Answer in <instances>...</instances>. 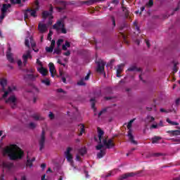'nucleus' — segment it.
<instances>
[{"instance_id": "nucleus-54", "label": "nucleus", "mask_w": 180, "mask_h": 180, "mask_svg": "<svg viewBox=\"0 0 180 180\" xmlns=\"http://www.w3.org/2000/svg\"><path fill=\"white\" fill-rule=\"evenodd\" d=\"M70 54H71V53L69 51H68L67 52L64 53V56H70Z\"/></svg>"}, {"instance_id": "nucleus-34", "label": "nucleus", "mask_w": 180, "mask_h": 180, "mask_svg": "<svg viewBox=\"0 0 180 180\" xmlns=\"http://www.w3.org/2000/svg\"><path fill=\"white\" fill-rule=\"evenodd\" d=\"M28 78L32 81H34V79L37 78V75L34 76V75H29Z\"/></svg>"}, {"instance_id": "nucleus-28", "label": "nucleus", "mask_w": 180, "mask_h": 180, "mask_svg": "<svg viewBox=\"0 0 180 180\" xmlns=\"http://www.w3.org/2000/svg\"><path fill=\"white\" fill-rule=\"evenodd\" d=\"M70 42H68V41H65V44H63V46H62V49H63V50H67V49H68L69 47H70Z\"/></svg>"}, {"instance_id": "nucleus-21", "label": "nucleus", "mask_w": 180, "mask_h": 180, "mask_svg": "<svg viewBox=\"0 0 180 180\" xmlns=\"http://www.w3.org/2000/svg\"><path fill=\"white\" fill-rule=\"evenodd\" d=\"M60 5L63 6V7H56V11L58 12H62L63 11H64V9H65V6H67V2L65 1H62L60 3Z\"/></svg>"}, {"instance_id": "nucleus-11", "label": "nucleus", "mask_w": 180, "mask_h": 180, "mask_svg": "<svg viewBox=\"0 0 180 180\" xmlns=\"http://www.w3.org/2000/svg\"><path fill=\"white\" fill-rule=\"evenodd\" d=\"M30 16H32V18H36L37 15H36V10L32 9H27L24 14L25 20L29 19Z\"/></svg>"}, {"instance_id": "nucleus-6", "label": "nucleus", "mask_w": 180, "mask_h": 180, "mask_svg": "<svg viewBox=\"0 0 180 180\" xmlns=\"http://www.w3.org/2000/svg\"><path fill=\"white\" fill-rule=\"evenodd\" d=\"M133 122H134V120H130L127 124V129L129 130L128 137L132 144H137V141H134V136H133V134H131V124H133Z\"/></svg>"}, {"instance_id": "nucleus-46", "label": "nucleus", "mask_w": 180, "mask_h": 180, "mask_svg": "<svg viewBox=\"0 0 180 180\" xmlns=\"http://www.w3.org/2000/svg\"><path fill=\"white\" fill-rule=\"evenodd\" d=\"M112 175H113V172H110L109 173L105 175V177L108 178V176H112Z\"/></svg>"}, {"instance_id": "nucleus-4", "label": "nucleus", "mask_w": 180, "mask_h": 180, "mask_svg": "<svg viewBox=\"0 0 180 180\" xmlns=\"http://www.w3.org/2000/svg\"><path fill=\"white\" fill-rule=\"evenodd\" d=\"M53 29H56L57 33H63L65 34L67 33V30L64 27V24L61 21H58L54 25Z\"/></svg>"}, {"instance_id": "nucleus-7", "label": "nucleus", "mask_w": 180, "mask_h": 180, "mask_svg": "<svg viewBox=\"0 0 180 180\" xmlns=\"http://www.w3.org/2000/svg\"><path fill=\"white\" fill-rule=\"evenodd\" d=\"M1 167L4 172H11L13 169V163L4 161L1 163Z\"/></svg>"}, {"instance_id": "nucleus-47", "label": "nucleus", "mask_w": 180, "mask_h": 180, "mask_svg": "<svg viewBox=\"0 0 180 180\" xmlns=\"http://www.w3.org/2000/svg\"><path fill=\"white\" fill-rule=\"evenodd\" d=\"M160 112L168 113V112H171V110H165L164 108H160Z\"/></svg>"}, {"instance_id": "nucleus-15", "label": "nucleus", "mask_w": 180, "mask_h": 180, "mask_svg": "<svg viewBox=\"0 0 180 180\" xmlns=\"http://www.w3.org/2000/svg\"><path fill=\"white\" fill-rule=\"evenodd\" d=\"M11 8V4H3L1 8V19L5 18V13H6V11H8Z\"/></svg>"}, {"instance_id": "nucleus-55", "label": "nucleus", "mask_w": 180, "mask_h": 180, "mask_svg": "<svg viewBox=\"0 0 180 180\" xmlns=\"http://www.w3.org/2000/svg\"><path fill=\"white\" fill-rule=\"evenodd\" d=\"M146 46L148 47H150V41L149 40H146Z\"/></svg>"}, {"instance_id": "nucleus-57", "label": "nucleus", "mask_w": 180, "mask_h": 180, "mask_svg": "<svg viewBox=\"0 0 180 180\" xmlns=\"http://www.w3.org/2000/svg\"><path fill=\"white\" fill-rule=\"evenodd\" d=\"M41 180H47V179H46V174L43 175L41 178Z\"/></svg>"}, {"instance_id": "nucleus-18", "label": "nucleus", "mask_w": 180, "mask_h": 180, "mask_svg": "<svg viewBox=\"0 0 180 180\" xmlns=\"http://www.w3.org/2000/svg\"><path fill=\"white\" fill-rule=\"evenodd\" d=\"M38 30L40 33H44L47 30V25L40 22L38 25Z\"/></svg>"}, {"instance_id": "nucleus-36", "label": "nucleus", "mask_w": 180, "mask_h": 180, "mask_svg": "<svg viewBox=\"0 0 180 180\" xmlns=\"http://www.w3.org/2000/svg\"><path fill=\"white\" fill-rule=\"evenodd\" d=\"M51 36H53V31L50 30L48 34V40L51 41Z\"/></svg>"}, {"instance_id": "nucleus-62", "label": "nucleus", "mask_w": 180, "mask_h": 180, "mask_svg": "<svg viewBox=\"0 0 180 180\" xmlns=\"http://www.w3.org/2000/svg\"><path fill=\"white\" fill-rule=\"evenodd\" d=\"M76 161H79V155H76Z\"/></svg>"}, {"instance_id": "nucleus-25", "label": "nucleus", "mask_w": 180, "mask_h": 180, "mask_svg": "<svg viewBox=\"0 0 180 180\" xmlns=\"http://www.w3.org/2000/svg\"><path fill=\"white\" fill-rule=\"evenodd\" d=\"M79 127L80 129V133L79 134V136H82L84 133H85V125L84 124H79Z\"/></svg>"}, {"instance_id": "nucleus-12", "label": "nucleus", "mask_w": 180, "mask_h": 180, "mask_svg": "<svg viewBox=\"0 0 180 180\" xmlns=\"http://www.w3.org/2000/svg\"><path fill=\"white\" fill-rule=\"evenodd\" d=\"M71 148H68L67 150L65 152V155L66 157V160L68 162L70 163L72 167H74V162L72 161V155H71Z\"/></svg>"}, {"instance_id": "nucleus-49", "label": "nucleus", "mask_w": 180, "mask_h": 180, "mask_svg": "<svg viewBox=\"0 0 180 180\" xmlns=\"http://www.w3.org/2000/svg\"><path fill=\"white\" fill-rule=\"evenodd\" d=\"M134 25L136 27V30L140 33V28L137 27V22H134Z\"/></svg>"}, {"instance_id": "nucleus-56", "label": "nucleus", "mask_w": 180, "mask_h": 180, "mask_svg": "<svg viewBox=\"0 0 180 180\" xmlns=\"http://www.w3.org/2000/svg\"><path fill=\"white\" fill-rule=\"evenodd\" d=\"M112 25H113V26H116V22L115 21V18H112Z\"/></svg>"}, {"instance_id": "nucleus-27", "label": "nucleus", "mask_w": 180, "mask_h": 180, "mask_svg": "<svg viewBox=\"0 0 180 180\" xmlns=\"http://www.w3.org/2000/svg\"><path fill=\"white\" fill-rule=\"evenodd\" d=\"M79 154H80V155H84L86 154V148L83 147V148H80L79 150Z\"/></svg>"}, {"instance_id": "nucleus-8", "label": "nucleus", "mask_w": 180, "mask_h": 180, "mask_svg": "<svg viewBox=\"0 0 180 180\" xmlns=\"http://www.w3.org/2000/svg\"><path fill=\"white\" fill-rule=\"evenodd\" d=\"M37 64L39 65V67L37 68V71H39V74L42 75L43 77H46V75H47V72H49V70L43 68V63L39 59L37 60Z\"/></svg>"}, {"instance_id": "nucleus-50", "label": "nucleus", "mask_w": 180, "mask_h": 180, "mask_svg": "<svg viewBox=\"0 0 180 180\" xmlns=\"http://www.w3.org/2000/svg\"><path fill=\"white\" fill-rule=\"evenodd\" d=\"M105 112H106V110H102L101 111H100V112L98 113V117L102 115L103 113H105Z\"/></svg>"}, {"instance_id": "nucleus-33", "label": "nucleus", "mask_w": 180, "mask_h": 180, "mask_svg": "<svg viewBox=\"0 0 180 180\" xmlns=\"http://www.w3.org/2000/svg\"><path fill=\"white\" fill-rule=\"evenodd\" d=\"M53 53L54 54H60L61 53V49H60V47L56 48Z\"/></svg>"}, {"instance_id": "nucleus-3", "label": "nucleus", "mask_w": 180, "mask_h": 180, "mask_svg": "<svg viewBox=\"0 0 180 180\" xmlns=\"http://www.w3.org/2000/svg\"><path fill=\"white\" fill-rule=\"evenodd\" d=\"M53 6L50 7L49 12L46 11L42 13L43 19H47L49 18V20L48 25H53Z\"/></svg>"}, {"instance_id": "nucleus-16", "label": "nucleus", "mask_w": 180, "mask_h": 180, "mask_svg": "<svg viewBox=\"0 0 180 180\" xmlns=\"http://www.w3.org/2000/svg\"><path fill=\"white\" fill-rule=\"evenodd\" d=\"M55 46H56V41L54 39H53L51 41V46L46 47V51L47 53H53V51L54 50Z\"/></svg>"}, {"instance_id": "nucleus-24", "label": "nucleus", "mask_w": 180, "mask_h": 180, "mask_svg": "<svg viewBox=\"0 0 180 180\" xmlns=\"http://www.w3.org/2000/svg\"><path fill=\"white\" fill-rule=\"evenodd\" d=\"M34 161H36V158H33L32 160H30L29 158H27L26 166L32 168V167H33V164L32 162Z\"/></svg>"}, {"instance_id": "nucleus-22", "label": "nucleus", "mask_w": 180, "mask_h": 180, "mask_svg": "<svg viewBox=\"0 0 180 180\" xmlns=\"http://www.w3.org/2000/svg\"><path fill=\"white\" fill-rule=\"evenodd\" d=\"M124 67V65L122 64V65H117V77L119 78L120 77V72H122V71H123V68Z\"/></svg>"}, {"instance_id": "nucleus-60", "label": "nucleus", "mask_w": 180, "mask_h": 180, "mask_svg": "<svg viewBox=\"0 0 180 180\" xmlns=\"http://www.w3.org/2000/svg\"><path fill=\"white\" fill-rule=\"evenodd\" d=\"M62 81H63V82H64V84H66V82H67L65 77H62Z\"/></svg>"}, {"instance_id": "nucleus-10", "label": "nucleus", "mask_w": 180, "mask_h": 180, "mask_svg": "<svg viewBox=\"0 0 180 180\" xmlns=\"http://www.w3.org/2000/svg\"><path fill=\"white\" fill-rule=\"evenodd\" d=\"M17 102L18 100L16 99V96H15V95H11L7 100H6V103L11 105L13 108H16Z\"/></svg>"}, {"instance_id": "nucleus-35", "label": "nucleus", "mask_w": 180, "mask_h": 180, "mask_svg": "<svg viewBox=\"0 0 180 180\" xmlns=\"http://www.w3.org/2000/svg\"><path fill=\"white\" fill-rule=\"evenodd\" d=\"M128 71H140V70L137 69L135 66H133L131 68H129L128 69Z\"/></svg>"}, {"instance_id": "nucleus-43", "label": "nucleus", "mask_w": 180, "mask_h": 180, "mask_svg": "<svg viewBox=\"0 0 180 180\" xmlns=\"http://www.w3.org/2000/svg\"><path fill=\"white\" fill-rule=\"evenodd\" d=\"M90 75H91V72L89 71V72L87 73L86 76L84 77L85 81H88V79H89V76H90Z\"/></svg>"}, {"instance_id": "nucleus-52", "label": "nucleus", "mask_w": 180, "mask_h": 180, "mask_svg": "<svg viewBox=\"0 0 180 180\" xmlns=\"http://www.w3.org/2000/svg\"><path fill=\"white\" fill-rule=\"evenodd\" d=\"M158 127H164V124H162V121H160V123H159V124H158Z\"/></svg>"}, {"instance_id": "nucleus-44", "label": "nucleus", "mask_w": 180, "mask_h": 180, "mask_svg": "<svg viewBox=\"0 0 180 180\" xmlns=\"http://www.w3.org/2000/svg\"><path fill=\"white\" fill-rule=\"evenodd\" d=\"M33 118H34L35 120H40V116H39V115H33Z\"/></svg>"}, {"instance_id": "nucleus-26", "label": "nucleus", "mask_w": 180, "mask_h": 180, "mask_svg": "<svg viewBox=\"0 0 180 180\" xmlns=\"http://www.w3.org/2000/svg\"><path fill=\"white\" fill-rule=\"evenodd\" d=\"M160 140H161V138L160 136H155L152 139V143L153 144H158Z\"/></svg>"}, {"instance_id": "nucleus-40", "label": "nucleus", "mask_w": 180, "mask_h": 180, "mask_svg": "<svg viewBox=\"0 0 180 180\" xmlns=\"http://www.w3.org/2000/svg\"><path fill=\"white\" fill-rule=\"evenodd\" d=\"M64 41V40L63 39H58L57 41V46L58 47H60V46H61L62 43Z\"/></svg>"}, {"instance_id": "nucleus-14", "label": "nucleus", "mask_w": 180, "mask_h": 180, "mask_svg": "<svg viewBox=\"0 0 180 180\" xmlns=\"http://www.w3.org/2000/svg\"><path fill=\"white\" fill-rule=\"evenodd\" d=\"M27 58H32V51L31 50L27 51L26 53L22 55V60H23L24 65H26V64L27 63Z\"/></svg>"}, {"instance_id": "nucleus-13", "label": "nucleus", "mask_w": 180, "mask_h": 180, "mask_svg": "<svg viewBox=\"0 0 180 180\" xmlns=\"http://www.w3.org/2000/svg\"><path fill=\"white\" fill-rule=\"evenodd\" d=\"M6 58L11 64L15 63V58L13 57V53L11 52V47H8L6 52Z\"/></svg>"}, {"instance_id": "nucleus-2", "label": "nucleus", "mask_w": 180, "mask_h": 180, "mask_svg": "<svg viewBox=\"0 0 180 180\" xmlns=\"http://www.w3.org/2000/svg\"><path fill=\"white\" fill-rule=\"evenodd\" d=\"M3 155H8L10 160H18L23 157V150L16 145L6 146L2 149Z\"/></svg>"}, {"instance_id": "nucleus-29", "label": "nucleus", "mask_w": 180, "mask_h": 180, "mask_svg": "<svg viewBox=\"0 0 180 180\" xmlns=\"http://www.w3.org/2000/svg\"><path fill=\"white\" fill-rule=\"evenodd\" d=\"M169 133H171L172 136H179L180 130L169 131Z\"/></svg>"}, {"instance_id": "nucleus-20", "label": "nucleus", "mask_w": 180, "mask_h": 180, "mask_svg": "<svg viewBox=\"0 0 180 180\" xmlns=\"http://www.w3.org/2000/svg\"><path fill=\"white\" fill-rule=\"evenodd\" d=\"M134 175H136V174H134L133 172L127 173V174L121 176L117 180L127 179V178H129V176H134Z\"/></svg>"}, {"instance_id": "nucleus-51", "label": "nucleus", "mask_w": 180, "mask_h": 180, "mask_svg": "<svg viewBox=\"0 0 180 180\" xmlns=\"http://www.w3.org/2000/svg\"><path fill=\"white\" fill-rule=\"evenodd\" d=\"M17 63L18 67H20L22 65V60H18Z\"/></svg>"}, {"instance_id": "nucleus-23", "label": "nucleus", "mask_w": 180, "mask_h": 180, "mask_svg": "<svg viewBox=\"0 0 180 180\" xmlns=\"http://www.w3.org/2000/svg\"><path fill=\"white\" fill-rule=\"evenodd\" d=\"M56 175H58V176L59 177L58 180H63V179H64V178H65L64 176V172H63V170L61 169H58Z\"/></svg>"}, {"instance_id": "nucleus-41", "label": "nucleus", "mask_w": 180, "mask_h": 180, "mask_svg": "<svg viewBox=\"0 0 180 180\" xmlns=\"http://www.w3.org/2000/svg\"><path fill=\"white\" fill-rule=\"evenodd\" d=\"M30 129H34V127H36V124L31 122L29 124Z\"/></svg>"}, {"instance_id": "nucleus-17", "label": "nucleus", "mask_w": 180, "mask_h": 180, "mask_svg": "<svg viewBox=\"0 0 180 180\" xmlns=\"http://www.w3.org/2000/svg\"><path fill=\"white\" fill-rule=\"evenodd\" d=\"M46 139L44 138V131H42V134L41 135V139L39 141V150L41 151L44 147V141Z\"/></svg>"}, {"instance_id": "nucleus-39", "label": "nucleus", "mask_w": 180, "mask_h": 180, "mask_svg": "<svg viewBox=\"0 0 180 180\" xmlns=\"http://www.w3.org/2000/svg\"><path fill=\"white\" fill-rule=\"evenodd\" d=\"M90 101L91 102V108L94 109L95 108V98H91Z\"/></svg>"}, {"instance_id": "nucleus-1", "label": "nucleus", "mask_w": 180, "mask_h": 180, "mask_svg": "<svg viewBox=\"0 0 180 180\" xmlns=\"http://www.w3.org/2000/svg\"><path fill=\"white\" fill-rule=\"evenodd\" d=\"M105 132L100 128H98V139L96 137L94 139L98 141V144L96 146V149L100 150L98 153H97V158L101 159L103 158L105 154H106V150L103 148H113L115 147V143H113V140L104 139L103 137Z\"/></svg>"}, {"instance_id": "nucleus-30", "label": "nucleus", "mask_w": 180, "mask_h": 180, "mask_svg": "<svg viewBox=\"0 0 180 180\" xmlns=\"http://www.w3.org/2000/svg\"><path fill=\"white\" fill-rule=\"evenodd\" d=\"M41 82L46 85V86H50V80L49 79H44V80H41Z\"/></svg>"}, {"instance_id": "nucleus-61", "label": "nucleus", "mask_w": 180, "mask_h": 180, "mask_svg": "<svg viewBox=\"0 0 180 180\" xmlns=\"http://www.w3.org/2000/svg\"><path fill=\"white\" fill-rule=\"evenodd\" d=\"M37 101V97H34L33 98V102L34 103H36V101Z\"/></svg>"}, {"instance_id": "nucleus-42", "label": "nucleus", "mask_w": 180, "mask_h": 180, "mask_svg": "<svg viewBox=\"0 0 180 180\" xmlns=\"http://www.w3.org/2000/svg\"><path fill=\"white\" fill-rule=\"evenodd\" d=\"M153 4H154V1H153V0H150L149 1H148V3L146 4V6H153Z\"/></svg>"}, {"instance_id": "nucleus-58", "label": "nucleus", "mask_w": 180, "mask_h": 180, "mask_svg": "<svg viewBox=\"0 0 180 180\" xmlns=\"http://www.w3.org/2000/svg\"><path fill=\"white\" fill-rule=\"evenodd\" d=\"M112 4H119V0H113Z\"/></svg>"}, {"instance_id": "nucleus-45", "label": "nucleus", "mask_w": 180, "mask_h": 180, "mask_svg": "<svg viewBox=\"0 0 180 180\" xmlns=\"http://www.w3.org/2000/svg\"><path fill=\"white\" fill-rule=\"evenodd\" d=\"M77 85H80L81 86H84V85H85V82H84L83 80H81L80 82H79L77 83Z\"/></svg>"}, {"instance_id": "nucleus-31", "label": "nucleus", "mask_w": 180, "mask_h": 180, "mask_svg": "<svg viewBox=\"0 0 180 180\" xmlns=\"http://www.w3.org/2000/svg\"><path fill=\"white\" fill-rule=\"evenodd\" d=\"M167 123H169V124H172V126H178V122H172L169 118L167 119Z\"/></svg>"}, {"instance_id": "nucleus-9", "label": "nucleus", "mask_w": 180, "mask_h": 180, "mask_svg": "<svg viewBox=\"0 0 180 180\" xmlns=\"http://www.w3.org/2000/svg\"><path fill=\"white\" fill-rule=\"evenodd\" d=\"M96 63L97 64V72H100V74H103V72H105V62L102 59H99Z\"/></svg>"}, {"instance_id": "nucleus-48", "label": "nucleus", "mask_w": 180, "mask_h": 180, "mask_svg": "<svg viewBox=\"0 0 180 180\" xmlns=\"http://www.w3.org/2000/svg\"><path fill=\"white\" fill-rule=\"evenodd\" d=\"M49 116L50 119H54V114L53 112H50Z\"/></svg>"}, {"instance_id": "nucleus-63", "label": "nucleus", "mask_w": 180, "mask_h": 180, "mask_svg": "<svg viewBox=\"0 0 180 180\" xmlns=\"http://www.w3.org/2000/svg\"><path fill=\"white\" fill-rule=\"evenodd\" d=\"M58 92H64V90L63 89H58Z\"/></svg>"}, {"instance_id": "nucleus-32", "label": "nucleus", "mask_w": 180, "mask_h": 180, "mask_svg": "<svg viewBox=\"0 0 180 180\" xmlns=\"http://www.w3.org/2000/svg\"><path fill=\"white\" fill-rule=\"evenodd\" d=\"M154 120H155V119L153 117L150 115H148L146 120V122H154Z\"/></svg>"}, {"instance_id": "nucleus-38", "label": "nucleus", "mask_w": 180, "mask_h": 180, "mask_svg": "<svg viewBox=\"0 0 180 180\" xmlns=\"http://www.w3.org/2000/svg\"><path fill=\"white\" fill-rule=\"evenodd\" d=\"M150 129H158V124H153L150 126Z\"/></svg>"}, {"instance_id": "nucleus-19", "label": "nucleus", "mask_w": 180, "mask_h": 180, "mask_svg": "<svg viewBox=\"0 0 180 180\" xmlns=\"http://www.w3.org/2000/svg\"><path fill=\"white\" fill-rule=\"evenodd\" d=\"M49 71L51 77L54 78V75L56 74V67H54V64L51 63H49Z\"/></svg>"}, {"instance_id": "nucleus-59", "label": "nucleus", "mask_w": 180, "mask_h": 180, "mask_svg": "<svg viewBox=\"0 0 180 180\" xmlns=\"http://www.w3.org/2000/svg\"><path fill=\"white\" fill-rule=\"evenodd\" d=\"M41 168H42V169H44V168H46V164L41 165Z\"/></svg>"}, {"instance_id": "nucleus-64", "label": "nucleus", "mask_w": 180, "mask_h": 180, "mask_svg": "<svg viewBox=\"0 0 180 180\" xmlns=\"http://www.w3.org/2000/svg\"><path fill=\"white\" fill-rule=\"evenodd\" d=\"M21 180H26V176H22L21 177Z\"/></svg>"}, {"instance_id": "nucleus-53", "label": "nucleus", "mask_w": 180, "mask_h": 180, "mask_svg": "<svg viewBox=\"0 0 180 180\" xmlns=\"http://www.w3.org/2000/svg\"><path fill=\"white\" fill-rule=\"evenodd\" d=\"M179 103H180V98H177L175 101V103L176 105H179Z\"/></svg>"}, {"instance_id": "nucleus-5", "label": "nucleus", "mask_w": 180, "mask_h": 180, "mask_svg": "<svg viewBox=\"0 0 180 180\" xmlns=\"http://www.w3.org/2000/svg\"><path fill=\"white\" fill-rule=\"evenodd\" d=\"M25 44L27 47H30V45L32 49L36 47V43L33 41V37L30 36V32H29V31L27 32V37L25 38Z\"/></svg>"}, {"instance_id": "nucleus-37", "label": "nucleus", "mask_w": 180, "mask_h": 180, "mask_svg": "<svg viewBox=\"0 0 180 180\" xmlns=\"http://www.w3.org/2000/svg\"><path fill=\"white\" fill-rule=\"evenodd\" d=\"M21 0H11V4H21Z\"/></svg>"}]
</instances>
